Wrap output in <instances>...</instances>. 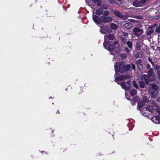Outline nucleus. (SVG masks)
<instances>
[{"instance_id":"obj_1","label":"nucleus","mask_w":160,"mask_h":160,"mask_svg":"<svg viewBox=\"0 0 160 160\" xmlns=\"http://www.w3.org/2000/svg\"><path fill=\"white\" fill-rule=\"evenodd\" d=\"M130 77V76L129 75H120L118 77L115 76V81L118 84L120 85L122 88L126 91L130 88V82L128 81L126 83H125L122 81L128 79Z\"/></svg>"},{"instance_id":"obj_2","label":"nucleus","mask_w":160,"mask_h":160,"mask_svg":"<svg viewBox=\"0 0 160 160\" xmlns=\"http://www.w3.org/2000/svg\"><path fill=\"white\" fill-rule=\"evenodd\" d=\"M94 10L92 15V19L94 22L97 24L100 27V25H101V22L104 23H108L112 22V18L111 17L106 16L104 15L101 16L99 19V17L96 15H94Z\"/></svg>"},{"instance_id":"obj_3","label":"nucleus","mask_w":160,"mask_h":160,"mask_svg":"<svg viewBox=\"0 0 160 160\" xmlns=\"http://www.w3.org/2000/svg\"><path fill=\"white\" fill-rule=\"evenodd\" d=\"M125 63L124 62H116L114 65L115 70L116 73L118 72L122 73L125 70H128L130 68V66L128 65H127L125 66ZM115 74V76H116Z\"/></svg>"},{"instance_id":"obj_4","label":"nucleus","mask_w":160,"mask_h":160,"mask_svg":"<svg viewBox=\"0 0 160 160\" xmlns=\"http://www.w3.org/2000/svg\"><path fill=\"white\" fill-rule=\"evenodd\" d=\"M143 79L148 84L149 82L154 81L156 80V76L154 74L153 70L152 68L149 69L147 72V74H144L142 76Z\"/></svg>"},{"instance_id":"obj_5","label":"nucleus","mask_w":160,"mask_h":160,"mask_svg":"<svg viewBox=\"0 0 160 160\" xmlns=\"http://www.w3.org/2000/svg\"><path fill=\"white\" fill-rule=\"evenodd\" d=\"M137 91L135 89H133L132 90L131 92H130V94H131V97H130V96H128V95L127 94V92H125V96L127 99L128 100H129L130 101H132V99L135 102L137 100V99H138V97H136L135 98H133V97L137 93Z\"/></svg>"},{"instance_id":"obj_6","label":"nucleus","mask_w":160,"mask_h":160,"mask_svg":"<svg viewBox=\"0 0 160 160\" xmlns=\"http://www.w3.org/2000/svg\"><path fill=\"white\" fill-rule=\"evenodd\" d=\"M115 38L114 36L112 34L105 35L104 36V42L103 43V46L105 48H107V47L108 45V39L109 40H112Z\"/></svg>"},{"instance_id":"obj_7","label":"nucleus","mask_w":160,"mask_h":160,"mask_svg":"<svg viewBox=\"0 0 160 160\" xmlns=\"http://www.w3.org/2000/svg\"><path fill=\"white\" fill-rule=\"evenodd\" d=\"M93 2V3H91V2L88 1L86 0V2L87 4L92 8L94 9V3L97 2V5L98 7H100L102 4V1L101 0H91Z\"/></svg>"},{"instance_id":"obj_8","label":"nucleus","mask_w":160,"mask_h":160,"mask_svg":"<svg viewBox=\"0 0 160 160\" xmlns=\"http://www.w3.org/2000/svg\"><path fill=\"white\" fill-rule=\"evenodd\" d=\"M118 42L117 41L114 42L113 44H112L110 45L108 47V45L107 46V48L106 49L108 50V51H112L114 50L116 48L117 46L118 47Z\"/></svg>"},{"instance_id":"obj_9","label":"nucleus","mask_w":160,"mask_h":160,"mask_svg":"<svg viewBox=\"0 0 160 160\" xmlns=\"http://www.w3.org/2000/svg\"><path fill=\"white\" fill-rule=\"evenodd\" d=\"M133 34L137 36L141 35L143 32L142 29L138 28H135L133 29Z\"/></svg>"},{"instance_id":"obj_10","label":"nucleus","mask_w":160,"mask_h":160,"mask_svg":"<svg viewBox=\"0 0 160 160\" xmlns=\"http://www.w3.org/2000/svg\"><path fill=\"white\" fill-rule=\"evenodd\" d=\"M151 120L152 122L156 124H159L160 122V116L158 115L152 117Z\"/></svg>"},{"instance_id":"obj_11","label":"nucleus","mask_w":160,"mask_h":160,"mask_svg":"<svg viewBox=\"0 0 160 160\" xmlns=\"http://www.w3.org/2000/svg\"><path fill=\"white\" fill-rule=\"evenodd\" d=\"M157 92H154L153 91L149 92V94L152 98H155L158 96Z\"/></svg>"},{"instance_id":"obj_12","label":"nucleus","mask_w":160,"mask_h":160,"mask_svg":"<svg viewBox=\"0 0 160 160\" xmlns=\"http://www.w3.org/2000/svg\"><path fill=\"white\" fill-rule=\"evenodd\" d=\"M114 13L116 16L118 17L119 18H123L124 19L125 16L121 14V13L118 11H115L114 12Z\"/></svg>"},{"instance_id":"obj_13","label":"nucleus","mask_w":160,"mask_h":160,"mask_svg":"<svg viewBox=\"0 0 160 160\" xmlns=\"http://www.w3.org/2000/svg\"><path fill=\"white\" fill-rule=\"evenodd\" d=\"M141 60L139 59L137 61V64L138 67L139 69H142V66L140 64Z\"/></svg>"},{"instance_id":"obj_14","label":"nucleus","mask_w":160,"mask_h":160,"mask_svg":"<svg viewBox=\"0 0 160 160\" xmlns=\"http://www.w3.org/2000/svg\"><path fill=\"white\" fill-rule=\"evenodd\" d=\"M103 11L102 8H99L96 10V13L97 15H100L102 13Z\"/></svg>"},{"instance_id":"obj_15","label":"nucleus","mask_w":160,"mask_h":160,"mask_svg":"<svg viewBox=\"0 0 160 160\" xmlns=\"http://www.w3.org/2000/svg\"><path fill=\"white\" fill-rule=\"evenodd\" d=\"M147 109L149 112H152L154 110L153 106L150 105H148L147 107Z\"/></svg>"},{"instance_id":"obj_16","label":"nucleus","mask_w":160,"mask_h":160,"mask_svg":"<svg viewBox=\"0 0 160 160\" xmlns=\"http://www.w3.org/2000/svg\"><path fill=\"white\" fill-rule=\"evenodd\" d=\"M144 105V102L142 100L140 101L138 103V107L140 108Z\"/></svg>"},{"instance_id":"obj_17","label":"nucleus","mask_w":160,"mask_h":160,"mask_svg":"<svg viewBox=\"0 0 160 160\" xmlns=\"http://www.w3.org/2000/svg\"><path fill=\"white\" fill-rule=\"evenodd\" d=\"M124 27L126 28L129 29L131 28L132 26V25L131 23H126L124 24Z\"/></svg>"},{"instance_id":"obj_18","label":"nucleus","mask_w":160,"mask_h":160,"mask_svg":"<svg viewBox=\"0 0 160 160\" xmlns=\"http://www.w3.org/2000/svg\"><path fill=\"white\" fill-rule=\"evenodd\" d=\"M111 28L113 29L116 30L118 28V26L115 24L112 23L110 25Z\"/></svg>"},{"instance_id":"obj_19","label":"nucleus","mask_w":160,"mask_h":160,"mask_svg":"<svg viewBox=\"0 0 160 160\" xmlns=\"http://www.w3.org/2000/svg\"><path fill=\"white\" fill-rule=\"evenodd\" d=\"M149 86L152 89L155 90H157L158 89V86L154 84H151L149 85Z\"/></svg>"},{"instance_id":"obj_20","label":"nucleus","mask_w":160,"mask_h":160,"mask_svg":"<svg viewBox=\"0 0 160 160\" xmlns=\"http://www.w3.org/2000/svg\"><path fill=\"white\" fill-rule=\"evenodd\" d=\"M133 6L137 7H139L140 6V3L137 0H136L133 2Z\"/></svg>"},{"instance_id":"obj_21","label":"nucleus","mask_w":160,"mask_h":160,"mask_svg":"<svg viewBox=\"0 0 160 160\" xmlns=\"http://www.w3.org/2000/svg\"><path fill=\"white\" fill-rule=\"evenodd\" d=\"M120 57L123 59H125L127 57V54L126 53H123L120 54Z\"/></svg>"},{"instance_id":"obj_22","label":"nucleus","mask_w":160,"mask_h":160,"mask_svg":"<svg viewBox=\"0 0 160 160\" xmlns=\"http://www.w3.org/2000/svg\"><path fill=\"white\" fill-rule=\"evenodd\" d=\"M155 106L156 108H155V110L157 111L159 114H160V107L157 105H155Z\"/></svg>"},{"instance_id":"obj_23","label":"nucleus","mask_w":160,"mask_h":160,"mask_svg":"<svg viewBox=\"0 0 160 160\" xmlns=\"http://www.w3.org/2000/svg\"><path fill=\"white\" fill-rule=\"evenodd\" d=\"M126 44H127L128 47L130 48H131L132 46V43L130 41H127Z\"/></svg>"},{"instance_id":"obj_24","label":"nucleus","mask_w":160,"mask_h":160,"mask_svg":"<svg viewBox=\"0 0 160 160\" xmlns=\"http://www.w3.org/2000/svg\"><path fill=\"white\" fill-rule=\"evenodd\" d=\"M137 58H140L142 57V54L141 53L138 52L135 55Z\"/></svg>"},{"instance_id":"obj_25","label":"nucleus","mask_w":160,"mask_h":160,"mask_svg":"<svg viewBox=\"0 0 160 160\" xmlns=\"http://www.w3.org/2000/svg\"><path fill=\"white\" fill-rule=\"evenodd\" d=\"M140 86L142 88H143L145 87V83L142 81H141L140 83Z\"/></svg>"},{"instance_id":"obj_26","label":"nucleus","mask_w":160,"mask_h":160,"mask_svg":"<svg viewBox=\"0 0 160 160\" xmlns=\"http://www.w3.org/2000/svg\"><path fill=\"white\" fill-rule=\"evenodd\" d=\"M142 97L143 100H144L146 102H149V100L147 97L145 96H143Z\"/></svg>"},{"instance_id":"obj_27","label":"nucleus","mask_w":160,"mask_h":160,"mask_svg":"<svg viewBox=\"0 0 160 160\" xmlns=\"http://www.w3.org/2000/svg\"><path fill=\"white\" fill-rule=\"evenodd\" d=\"M153 32V30H150L147 32V35H150Z\"/></svg>"},{"instance_id":"obj_28","label":"nucleus","mask_w":160,"mask_h":160,"mask_svg":"<svg viewBox=\"0 0 160 160\" xmlns=\"http://www.w3.org/2000/svg\"><path fill=\"white\" fill-rule=\"evenodd\" d=\"M122 41L124 44H126L127 42V39L125 38H122Z\"/></svg>"},{"instance_id":"obj_29","label":"nucleus","mask_w":160,"mask_h":160,"mask_svg":"<svg viewBox=\"0 0 160 160\" xmlns=\"http://www.w3.org/2000/svg\"><path fill=\"white\" fill-rule=\"evenodd\" d=\"M104 16H108L109 14V12L108 11H105L103 13Z\"/></svg>"},{"instance_id":"obj_30","label":"nucleus","mask_w":160,"mask_h":160,"mask_svg":"<svg viewBox=\"0 0 160 160\" xmlns=\"http://www.w3.org/2000/svg\"><path fill=\"white\" fill-rule=\"evenodd\" d=\"M133 85L135 88H137L138 87V85L137 84V83L135 81H133Z\"/></svg>"},{"instance_id":"obj_31","label":"nucleus","mask_w":160,"mask_h":160,"mask_svg":"<svg viewBox=\"0 0 160 160\" xmlns=\"http://www.w3.org/2000/svg\"><path fill=\"white\" fill-rule=\"evenodd\" d=\"M102 8L104 9H108V6L105 5H103L102 6Z\"/></svg>"},{"instance_id":"obj_32","label":"nucleus","mask_w":160,"mask_h":160,"mask_svg":"<svg viewBox=\"0 0 160 160\" xmlns=\"http://www.w3.org/2000/svg\"><path fill=\"white\" fill-rule=\"evenodd\" d=\"M156 32L158 33H160V28L158 27L156 29Z\"/></svg>"},{"instance_id":"obj_33","label":"nucleus","mask_w":160,"mask_h":160,"mask_svg":"<svg viewBox=\"0 0 160 160\" xmlns=\"http://www.w3.org/2000/svg\"><path fill=\"white\" fill-rule=\"evenodd\" d=\"M123 35L124 36H127L128 35V33L126 32H123L122 33Z\"/></svg>"},{"instance_id":"obj_34","label":"nucleus","mask_w":160,"mask_h":160,"mask_svg":"<svg viewBox=\"0 0 160 160\" xmlns=\"http://www.w3.org/2000/svg\"><path fill=\"white\" fill-rule=\"evenodd\" d=\"M110 2L111 3L113 4L115 3V1L113 0H110Z\"/></svg>"},{"instance_id":"obj_35","label":"nucleus","mask_w":160,"mask_h":160,"mask_svg":"<svg viewBox=\"0 0 160 160\" xmlns=\"http://www.w3.org/2000/svg\"><path fill=\"white\" fill-rule=\"evenodd\" d=\"M132 67L133 69H135V65L133 64H132Z\"/></svg>"},{"instance_id":"obj_36","label":"nucleus","mask_w":160,"mask_h":160,"mask_svg":"<svg viewBox=\"0 0 160 160\" xmlns=\"http://www.w3.org/2000/svg\"><path fill=\"white\" fill-rule=\"evenodd\" d=\"M100 32L102 34H105V32L102 29H101L100 30Z\"/></svg>"},{"instance_id":"obj_37","label":"nucleus","mask_w":160,"mask_h":160,"mask_svg":"<svg viewBox=\"0 0 160 160\" xmlns=\"http://www.w3.org/2000/svg\"><path fill=\"white\" fill-rule=\"evenodd\" d=\"M106 30L107 31H108L109 32H111V31L108 28H106Z\"/></svg>"},{"instance_id":"obj_38","label":"nucleus","mask_w":160,"mask_h":160,"mask_svg":"<svg viewBox=\"0 0 160 160\" xmlns=\"http://www.w3.org/2000/svg\"><path fill=\"white\" fill-rule=\"evenodd\" d=\"M125 51H126L127 52H129V49H128V48H125Z\"/></svg>"},{"instance_id":"obj_39","label":"nucleus","mask_w":160,"mask_h":160,"mask_svg":"<svg viewBox=\"0 0 160 160\" xmlns=\"http://www.w3.org/2000/svg\"><path fill=\"white\" fill-rule=\"evenodd\" d=\"M137 46H138V47L137 46L136 47L137 49L138 50H140V47H139V46L138 45H137Z\"/></svg>"},{"instance_id":"obj_40","label":"nucleus","mask_w":160,"mask_h":160,"mask_svg":"<svg viewBox=\"0 0 160 160\" xmlns=\"http://www.w3.org/2000/svg\"><path fill=\"white\" fill-rule=\"evenodd\" d=\"M157 101L158 102H160V97L158 98L157 99Z\"/></svg>"},{"instance_id":"obj_41","label":"nucleus","mask_w":160,"mask_h":160,"mask_svg":"<svg viewBox=\"0 0 160 160\" xmlns=\"http://www.w3.org/2000/svg\"><path fill=\"white\" fill-rule=\"evenodd\" d=\"M148 60L149 61H150V62L151 63H152V64H153V62H151V60L150 59V58H149L148 59Z\"/></svg>"},{"instance_id":"obj_42","label":"nucleus","mask_w":160,"mask_h":160,"mask_svg":"<svg viewBox=\"0 0 160 160\" xmlns=\"http://www.w3.org/2000/svg\"><path fill=\"white\" fill-rule=\"evenodd\" d=\"M158 76L159 78V80L160 81V74L158 72Z\"/></svg>"},{"instance_id":"obj_43","label":"nucleus","mask_w":160,"mask_h":160,"mask_svg":"<svg viewBox=\"0 0 160 160\" xmlns=\"http://www.w3.org/2000/svg\"><path fill=\"white\" fill-rule=\"evenodd\" d=\"M150 66L149 64H148V66H147V68H150Z\"/></svg>"},{"instance_id":"obj_44","label":"nucleus","mask_w":160,"mask_h":160,"mask_svg":"<svg viewBox=\"0 0 160 160\" xmlns=\"http://www.w3.org/2000/svg\"><path fill=\"white\" fill-rule=\"evenodd\" d=\"M158 27L160 28V24H159V26H158Z\"/></svg>"},{"instance_id":"obj_45","label":"nucleus","mask_w":160,"mask_h":160,"mask_svg":"<svg viewBox=\"0 0 160 160\" xmlns=\"http://www.w3.org/2000/svg\"><path fill=\"white\" fill-rule=\"evenodd\" d=\"M111 54H112V55L113 54L112 53V52H111Z\"/></svg>"},{"instance_id":"obj_46","label":"nucleus","mask_w":160,"mask_h":160,"mask_svg":"<svg viewBox=\"0 0 160 160\" xmlns=\"http://www.w3.org/2000/svg\"><path fill=\"white\" fill-rule=\"evenodd\" d=\"M52 98V97H49V98Z\"/></svg>"},{"instance_id":"obj_47","label":"nucleus","mask_w":160,"mask_h":160,"mask_svg":"<svg viewBox=\"0 0 160 160\" xmlns=\"http://www.w3.org/2000/svg\"><path fill=\"white\" fill-rule=\"evenodd\" d=\"M114 58H113V61H114Z\"/></svg>"}]
</instances>
